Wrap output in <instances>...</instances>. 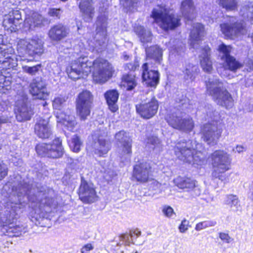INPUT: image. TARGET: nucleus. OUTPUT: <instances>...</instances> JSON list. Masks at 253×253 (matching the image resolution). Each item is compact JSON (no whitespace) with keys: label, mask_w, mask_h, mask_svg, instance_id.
<instances>
[{"label":"nucleus","mask_w":253,"mask_h":253,"mask_svg":"<svg viewBox=\"0 0 253 253\" xmlns=\"http://www.w3.org/2000/svg\"><path fill=\"white\" fill-rule=\"evenodd\" d=\"M12 192L13 195H17L18 200L8 204L5 210L0 211V221L3 223L2 230L5 235L9 237H18L26 232L23 226L14 225L20 211V205L24 203L25 198L30 203V206L34 212L32 215V221L37 225L45 226V221L50 219V214L56 211L58 202L52 197L53 191L50 189L47 193L42 191H37V189L23 180L20 181L17 185L12 186Z\"/></svg>","instance_id":"obj_1"},{"label":"nucleus","mask_w":253,"mask_h":253,"mask_svg":"<svg viewBox=\"0 0 253 253\" xmlns=\"http://www.w3.org/2000/svg\"><path fill=\"white\" fill-rule=\"evenodd\" d=\"M91 68L93 80L99 84L105 83L114 72L113 66L107 60L99 58L92 61L85 56H81L73 61L70 67L67 69V72L69 78L76 80L87 77Z\"/></svg>","instance_id":"obj_2"},{"label":"nucleus","mask_w":253,"mask_h":253,"mask_svg":"<svg viewBox=\"0 0 253 253\" xmlns=\"http://www.w3.org/2000/svg\"><path fill=\"white\" fill-rule=\"evenodd\" d=\"M103 1V0H101ZM103 8L105 11H103L101 8H99V11L101 13L103 12V14L101 13L97 18L96 23V34L92 38H88L90 36V33H86L85 35V38L87 40L86 42L88 44L89 50L96 51L97 52H101L103 51L107 45V14L106 10L108 6L109 3L106 1L102 3Z\"/></svg>","instance_id":"obj_3"},{"label":"nucleus","mask_w":253,"mask_h":253,"mask_svg":"<svg viewBox=\"0 0 253 253\" xmlns=\"http://www.w3.org/2000/svg\"><path fill=\"white\" fill-rule=\"evenodd\" d=\"M202 144L190 140L178 142L174 148L175 154L179 160L197 166L201 165L205 162Z\"/></svg>","instance_id":"obj_4"},{"label":"nucleus","mask_w":253,"mask_h":253,"mask_svg":"<svg viewBox=\"0 0 253 253\" xmlns=\"http://www.w3.org/2000/svg\"><path fill=\"white\" fill-rule=\"evenodd\" d=\"M14 50L11 44L4 40V36L0 35V63L2 64V70L0 73V93H6L10 88L11 82L9 78L3 74L4 68L10 69L17 65L16 61L12 57Z\"/></svg>","instance_id":"obj_5"},{"label":"nucleus","mask_w":253,"mask_h":253,"mask_svg":"<svg viewBox=\"0 0 253 253\" xmlns=\"http://www.w3.org/2000/svg\"><path fill=\"white\" fill-rule=\"evenodd\" d=\"M205 110V119L211 120L213 123H207L203 126L201 129L202 138L208 144L214 145L217 143L222 132L221 128L217 125L219 114L211 105L206 106Z\"/></svg>","instance_id":"obj_6"},{"label":"nucleus","mask_w":253,"mask_h":253,"mask_svg":"<svg viewBox=\"0 0 253 253\" xmlns=\"http://www.w3.org/2000/svg\"><path fill=\"white\" fill-rule=\"evenodd\" d=\"M207 92L219 105L230 108L233 106V99L228 91L223 88V83L217 76L210 75L206 80Z\"/></svg>","instance_id":"obj_7"},{"label":"nucleus","mask_w":253,"mask_h":253,"mask_svg":"<svg viewBox=\"0 0 253 253\" xmlns=\"http://www.w3.org/2000/svg\"><path fill=\"white\" fill-rule=\"evenodd\" d=\"M17 51L19 58L15 60L16 62L19 60L29 62L43 53V42L38 38L20 39L17 43Z\"/></svg>","instance_id":"obj_8"},{"label":"nucleus","mask_w":253,"mask_h":253,"mask_svg":"<svg viewBox=\"0 0 253 253\" xmlns=\"http://www.w3.org/2000/svg\"><path fill=\"white\" fill-rule=\"evenodd\" d=\"M154 23L164 31L173 30L180 25L179 17L165 5H158L152 12Z\"/></svg>","instance_id":"obj_9"},{"label":"nucleus","mask_w":253,"mask_h":253,"mask_svg":"<svg viewBox=\"0 0 253 253\" xmlns=\"http://www.w3.org/2000/svg\"><path fill=\"white\" fill-rule=\"evenodd\" d=\"M209 158L213 169L212 178L218 179L222 181L225 180V172L230 169L232 160L230 155L223 150H218L211 153Z\"/></svg>","instance_id":"obj_10"},{"label":"nucleus","mask_w":253,"mask_h":253,"mask_svg":"<svg viewBox=\"0 0 253 253\" xmlns=\"http://www.w3.org/2000/svg\"><path fill=\"white\" fill-rule=\"evenodd\" d=\"M222 33L227 38L233 39L241 35H246L253 41V32L251 28H247L243 21H239L235 17H228L227 19L220 25Z\"/></svg>","instance_id":"obj_11"},{"label":"nucleus","mask_w":253,"mask_h":253,"mask_svg":"<svg viewBox=\"0 0 253 253\" xmlns=\"http://www.w3.org/2000/svg\"><path fill=\"white\" fill-rule=\"evenodd\" d=\"M67 98L63 96H58L55 97L52 102V106L55 110L54 115L57 119L58 124L63 125L65 128L71 131H73L77 122L74 116L67 114L63 111Z\"/></svg>","instance_id":"obj_12"},{"label":"nucleus","mask_w":253,"mask_h":253,"mask_svg":"<svg viewBox=\"0 0 253 253\" xmlns=\"http://www.w3.org/2000/svg\"><path fill=\"white\" fill-rule=\"evenodd\" d=\"M183 112L174 108L167 114L165 119L168 124L173 128L190 131L193 128L194 122L190 117L183 118Z\"/></svg>","instance_id":"obj_13"},{"label":"nucleus","mask_w":253,"mask_h":253,"mask_svg":"<svg viewBox=\"0 0 253 253\" xmlns=\"http://www.w3.org/2000/svg\"><path fill=\"white\" fill-rule=\"evenodd\" d=\"M15 97V110L17 120L20 122L30 120L34 114V112L29 105L27 95L21 91Z\"/></svg>","instance_id":"obj_14"},{"label":"nucleus","mask_w":253,"mask_h":253,"mask_svg":"<svg viewBox=\"0 0 253 253\" xmlns=\"http://www.w3.org/2000/svg\"><path fill=\"white\" fill-rule=\"evenodd\" d=\"M36 150L39 155L51 158H60L64 153L62 141L59 138L55 139L50 144L42 143L37 145Z\"/></svg>","instance_id":"obj_15"},{"label":"nucleus","mask_w":253,"mask_h":253,"mask_svg":"<svg viewBox=\"0 0 253 253\" xmlns=\"http://www.w3.org/2000/svg\"><path fill=\"white\" fill-rule=\"evenodd\" d=\"M92 100V96L88 91H83L79 94L76 100V107L77 113L81 120H85L90 115Z\"/></svg>","instance_id":"obj_16"},{"label":"nucleus","mask_w":253,"mask_h":253,"mask_svg":"<svg viewBox=\"0 0 253 253\" xmlns=\"http://www.w3.org/2000/svg\"><path fill=\"white\" fill-rule=\"evenodd\" d=\"M158 107V101L154 96L144 100L135 105L136 112L141 118L145 119L153 117L156 114Z\"/></svg>","instance_id":"obj_17"},{"label":"nucleus","mask_w":253,"mask_h":253,"mask_svg":"<svg viewBox=\"0 0 253 253\" xmlns=\"http://www.w3.org/2000/svg\"><path fill=\"white\" fill-rule=\"evenodd\" d=\"M116 140L120 143L118 152L122 161H128L132 153V141L128 134L124 130L117 133L115 135Z\"/></svg>","instance_id":"obj_18"},{"label":"nucleus","mask_w":253,"mask_h":253,"mask_svg":"<svg viewBox=\"0 0 253 253\" xmlns=\"http://www.w3.org/2000/svg\"><path fill=\"white\" fill-rule=\"evenodd\" d=\"M153 171L150 163L142 162L133 167V177L141 183H145L152 179Z\"/></svg>","instance_id":"obj_19"},{"label":"nucleus","mask_w":253,"mask_h":253,"mask_svg":"<svg viewBox=\"0 0 253 253\" xmlns=\"http://www.w3.org/2000/svg\"><path fill=\"white\" fill-rule=\"evenodd\" d=\"M157 66L145 63L142 66V77L146 84L151 87L156 86L159 82L160 74L154 69Z\"/></svg>","instance_id":"obj_20"},{"label":"nucleus","mask_w":253,"mask_h":253,"mask_svg":"<svg viewBox=\"0 0 253 253\" xmlns=\"http://www.w3.org/2000/svg\"><path fill=\"white\" fill-rule=\"evenodd\" d=\"M79 195L81 200L85 203H93L97 199L96 193L93 185L87 183L83 177L81 179Z\"/></svg>","instance_id":"obj_21"},{"label":"nucleus","mask_w":253,"mask_h":253,"mask_svg":"<svg viewBox=\"0 0 253 253\" xmlns=\"http://www.w3.org/2000/svg\"><path fill=\"white\" fill-rule=\"evenodd\" d=\"M105 135V132L103 133V135H101L98 131L95 132L92 135L94 140L92 148L94 153L99 157H104L111 148L109 142L104 138Z\"/></svg>","instance_id":"obj_22"},{"label":"nucleus","mask_w":253,"mask_h":253,"mask_svg":"<svg viewBox=\"0 0 253 253\" xmlns=\"http://www.w3.org/2000/svg\"><path fill=\"white\" fill-rule=\"evenodd\" d=\"M30 92L36 98L45 100L48 96L46 84L42 78L34 79L30 84Z\"/></svg>","instance_id":"obj_23"},{"label":"nucleus","mask_w":253,"mask_h":253,"mask_svg":"<svg viewBox=\"0 0 253 253\" xmlns=\"http://www.w3.org/2000/svg\"><path fill=\"white\" fill-rule=\"evenodd\" d=\"M22 21L21 15L18 10H12L4 17L2 25L5 30L15 32Z\"/></svg>","instance_id":"obj_24"},{"label":"nucleus","mask_w":253,"mask_h":253,"mask_svg":"<svg viewBox=\"0 0 253 253\" xmlns=\"http://www.w3.org/2000/svg\"><path fill=\"white\" fill-rule=\"evenodd\" d=\"M222 61L224 69L221 75L229 79L233 77V76L229 73L230 72L235 73L243 67V64L233 56H231Z\"/></svg>","instance_id":"obj_25"},{"label":"nucleus","mask_w":253,"mask_h":253,"mask_svg":"<svg viewBox=\"0 0 253 253\" xmlns=\"http://www.w3.org/2000/svg\"><path fill=\"white\" fill-rule=\"evenodd\" d=\"M205 35L204 26L199 23H194L190 34L189 43L190 46L198 49Z\"/></svg>","instance_id":"obj_26"},{"label":"nucleus","mask_w":253,"mask_h":253,"mask_svg":"<svg viewBox=\"0 0 253 253\" xmlns=\"http://www.w3.org/2000/svg\"><path fill=\"white\" fill-rule=\"evenodd\" d=\"M43 21L42 16L37 12L26 15L24 23L25 31L35 30L36 28L41 27L43 24Z\"/></svg>","instance_id":"obj_27"},{"label":"nucleus","mask_w":253,"mask_h":253,"mask_svg":"<svg viewBox=\"0 0 253 253\" xmlns=\"http://www.w3.org/2000/svg\"><path fill=\"white\" fill-rule=\"evenodd\" d=\"M69 31V29L66 26L58 24L51 28L48 32V36L52 40L59 41L66 38Z\"/></svg>","instance_id":"obj_28"},{"label":"nucleus","mask_w":253,"mask_h":253,"mask_svg":"<svg viewBox=\"0 0 253 253\" xmlns=\"http://www.w3.org/2000/svg\"><path fill=\"white\" fill-rule=\"evenodd\" d=\"M199 55L200 64L203 70L207 73L212 70V63L210 58L211 49L208 46H205L201 49Z\"/></svg>","instance_id":"obj_29"},{"label":"nucleus","mask_w":253,"mask_h":253,"mask_svg":"<svg viewBox=\"0 0 253 253\" xmlns=\"http://www.w3.org/2000/svg\"><path fill=\"white\" fill-rule=\"evenodd\" d=\"M36 134L42 139L49 138L52 134L51 128L47 120L41 119L35 126Z\"/></svg>","instance_id":"obj_30"},{"label":"nucleus","mask_w":253,"mask_h":253,"mask_svg":"<svg viewBox=\"0 0 253 253\" xmlns=\"http://www.w3.org/2000/svg\"><path fill=\"white\" fill-rule=\"evenodd\" d=\"M181 70L183 74V79L187 83H189L194 81L199 69L197 66L185 62Z\"/></svg>","instance_id":"obj_31"},{"label":"nucleus","mask_w":253,"mask_h":253,"mask_svg":"<svg viewBox=\"0 0 253 253\" xmlns=\"http://www.w3.org/2000/svg\"><path fill=\"white\" fill-rule=\"evenodd\" d=\"M79 7L83 13L84 20L86 22L91 21L94 15V8L92 7V0H82L80 2Z\"/></svg>","instance_id":"obj_32"},{"label":"nucleus","mask_w":253,"mask_h":253,"mask_svg":"<svg viewBox=\"0 0 253 253\" xmlns=\"http://www.w3.org/2000/svg\"><path fill=\"white\" fill-rule=\"evenodd\" d=\"M147 57L153 59L155 62L154 65L161 64L162 60V50L158 45H153L150 47H145Z\"/></svg>","instance_id":"obj_33"},{"label":"nucleus","mask_w":253,"mask_h":253,"mask_svg":"<svg viewBox=\"0 0 253 253\" xmlns=\"http://www.w3.org/2000/svg\"><path fill=\"white\" fill-rule=\"evenodd\" d=\"M195 7L192 0H184L182 1L180 11L185 19L191 20L194 17Z\"/></svg>","instance_id":"obj_34"},{"label":"nucleus","mask_w":253,"mask_h":253,"mask_svg":"<svg viewBox=\"0 0 253 253\" xmlns=\"http://www.w3.org/2000/svg\"><path fill=\"white\" fill-rule=\"evenodd\" d=\"M104 95L110 110L113 112H116L118 109L116 105L119 95L118 91L114 89L110 90L107 91Z\"/></svg>","instance_id":"obj_35"},{"label":"nucleus","mask_w":253,"mask_h":253,"mask_svg":"<svg viewBox=\"0 0 253 253\" xmlns=\"http://www.w3.org/2000/svg\"><path fill=\"white\" fill-rule=\"evenodd\" d=\"M134 31L144 45L151 42L153 36L149 30H146L141 26H137L134 27Z\"/></svg>","instance_id":"obj_36"},{"label":"nucleus","mask_w":253,"mask_h":253,"mask_svg":"<svg viewBox=\"0 0 253 253\" xmlns=\"http://www.w3.org/2000/svg\"><path fill=\"white\" fill-rule=\"evenodd\" d=\"M173 182L178 188L185 189L187 191L196 187L195 181L189 178L179 176L174 179Z\"/></svg>","instance_id":"obj_37"},{"label":"nucleus","mask_w":253,"mask_h":253,"mask_svg":"<svg viewBox=\"0 0 253 253\" xmlns=\"http://www.w3.org/2000/svg\"><path fill=\"white\" fill-rule=\"evenodd\" d=\"M141 235V231L136 229L133 231H131L129 234H124L119 237L120 242L117 243L118 246H120L122 244L129 245L130 243L133 244H135V241H133V238L134 236H140Z\"/></svg>","instance_id":"obj_38"},{"label":"nucleus","mask_w":253,"mask_h":253,"mask_svg":"<svg viewBox=\"0 0 253 253\" xmlns=\"http://www.w3.org/2000/svg\"><path fill=\"white\" fill-rule=\"evenodd\" d=\"M240 15L245 19L253 23V2H245L242 6Z\"/></svg>","instance_id":"obj_39"},{"label":"nucleus","mask_w":253,"mask_h":253,"mask_svg":"<svg viewBox=\"0 0 253 253\" xmlns=\"http://www.w3.org/2000/svg\"><path fill=\"white\" fill-rule=\"evenodd\" d=\"M122 85L127 90L133 89L137 85L135 75L131 73L124 75L122 78Z\"/></svg>","instance_id":"obj_40"},{"label":"nucleus","mask_w":253,"mask_h":253,"mask_svg":"<svg viewBox=\"0 0 253 253\" xmlns=\"http://www.w3.org/2000/svg\"><path fill=\"white\" fill-rule=\"evenodd\" d=\"M146 146L157 152L162 150V145L159 139L156 136H152L148 137L146 140Z\"/></svg>","instance_id":"obj_41"},{"label":"nucleus","mask_w":253,"mask_h":253,"mask_svg":"<svg viewBox=\"0 0 253 253\" xmlns=\"http://www.w3.org/2000/svg\"><path fill=\"white\" fill-rule=\"evenodd\" d=\"M68 144L72 151L78 153L80 151L83 143L78 135H74L71 140L68 141Z\"/></svg>","instance_id":"obj_42"},{"label":"nucleus","mask_w":253,"mask_h":253,"mask_svg":"<svg viewBox=\"0 0 253 253\" xmlns=\"http://www.w3.org/2000/svg\"><path fill=\"white\" fill-rule=\"evenodd\" d=\"M232 49L231 46L226 45L223 43H222L218 46V49L221 61L231 56L230 53Z\"/></svg>","instance_id":"obj_43"},{"label":"nucleus","mask_w":253,"mask_h":253,"mask_svg":"<svg viewBox=\"0 0 253 253\" xmlns=\"http://www.w3.org/2000/svg\"><path fill=\"white\" fill-rule=\"evenodd\" d=\"M137 0H120V4L126 12L133 11L137 6Z\"/></svg>","instance_id":"obj_44"},{"label":"nucleus","mask_w":253,"mask_h":253,"mask_svg":"<svg viewBox=\"0 0 253 253\" xmlns=\"http://www.w3.org/2000/svg\"><path fill=\"white\" fill-rule=\"evenodd\" d=\"M224 202L225 204L229 205L234 210H237L239 206V200L236 195L226 196Z\"/></svg>","instance_id":"obj_45"},{"label":"nucleus","mask_w":253,"mask_h":253,"mask_svg":"<svg viewBox=\"0 0 253 253\" xmlns=\"http://www.w3.org/2000/svg\"><path fill=\"white\" fill-rule=\"evenodd\" d=\"M219 4L227 10H234L237 8V0H218Z\"/></svg>","instance_id":"obj_46"},{"label":"nucleus","mask_w":253,"mask_h":253,"mask_svg":"<svg viewBox=\"0 0 253 253\" xmlns=\"http://www.w3.org/2000/svg\"><path fill=\"white\" fill-rule=\"evenodd\" d=\"M216 224V222L213 220H206L197 223L195 226L196 231H201L208 227H212Z\"/></svg>","instance_id":"obj_47"},{"label":"nucleus","mask_w":253,"mask_h":253,"mask_svg":"<svg viewBox=\"0 0 253 253\" xmlns=\"http://www.w3.org/2000/svg\"><path fill=\"white\" fill-rule=\"evenodd\" d=\"M41 68V64H38L36 66L30 67L26 65L23 66L22 69L24 71V72H26V73L31 75H35L37 73L39 72L40 69Z\"/></svg>","instance_id":"obj_48"},{"label":"nucleus","mask_w":253,"mask_h":253,"mask_svg":"<svg viewBox=\"0 0 253 253\" xmlns=\"http://www.w3.org/2000/svg\"><path fill=\"white\" fill-rule=\"evenodd\" d=\"M162 212L166 217L168 218H172L175 214L173 209L169 206H165L162 209Z\"/></svg>","instance_id":"obj_49"},{"label":"nucleus","mask_w":253,"mask_h":253,"mask_svg":"<svg viewBox=\"0 0 253 253\" xmlns=\"http://www.w3.org/2000/svg\"><path fill=\"white\" fill-rule=\"evenodd\" d=\"M189 226V221L185 219H183L178 227L179 232L182 233H185Z\"/></svg>","instance_id":"obj_50"},{"label":"nucleus","mask_w":253,"mask_h":253,"mask_svg":"<svg viewBox=\"0 0 253 253\" xmlns=\"http://www.w3.org/2000/svg\"><path fill=\"white\" fill-rule=\"evenodd\" d=\"M7 174V167L2 161L0 162V180Z\"/></svg>","instance_id":"obj_51"},{"label":"nucleus","mask_w":253,"mask_h":253,"mask_svg":"<svg viewBox=\"0 0 253 253\" xmlns=\"http://www.w3.org/2000/svg\"><path fill=\"white\" fill-rule=\"evenodd\" d=\"M139 67L138 62L135 60L133 63H127L125 66L126 70L135 71Z\"/></svg>","instance_id":"obj_52"},{"label":"nucleus","mask_w":253,"mask_h":253,"mask_svg":"<svg viewBox=\"0 0 253 253\" xmlns=\"http://www.w3.org/2000/svg\"><path fill=\"white\" fill-rule=\"evenodd\" d=\"M70 167L73 169H75L76 171L80 169L81 167V163L78 160H73L72 159H70Z\"/></svg>","instance_id":"obj_53"},{"label":"nucleus","mask_w":253,"mask_h":253,"mask_svg":"<svg viewBox=\"0 0 253 253\" xmlns=\"http://www.w3.org/2000/svg\"><path fill=\"white\" fill-rule=\"evenodd\" d=\"M219 238L226 243L229 244L231 242L233 239L228 234L224 232L219 233Z\"/></svg>","instance_id":"obj_54"},{"label":"nucleus","mask_w":253,"mask_h":253,"mask_svg":"<svg viewBox=\"0 0 253 253\" xmlns=\"http://www.w3.org/2000/svg\"><path fill=\"white\" fill-rule=\"evenodd\" d=\"M245 64L246 67V69L248 72H251L253 70V58L247 59L245 61Z\"/></svg>","instance_id":"obj_55"},{"label":"nucleus","mask_w":253,"mask_h":253,"mask_svg":"<svg viewBox=\"0 0 253 253\" xmlns=\"http://www.w3.org/2000/svg\"><path fill=\"white\" fill-rule=\"evenodd\" d=\"M60 11L61 10L60 9L51 8L48 11V14L51 16L59 18Z\"/></svg>","instance_id":"obj_56"},{"label":"nucleus","mask_w":253,"mask_h":253,"mask_svg":"<svg viewBox=\"0 0 253 253\" xmlns=\"http://www.w3.org/2000/svg\"><path fill=\"white\" fill-rule=\"evenodd\" d=\"M149 181H151L150 187L154 190H157L160 188L161 184L156 180L151 179Z\"/></svg>","instance_id":"obj_57"},{"label":"nucleus","mask_w":253,"mask_h":253,"mask_svg":"<svg viewBox=\"0 0 253 253\" xmlns=\"http://www.w3.org/2000/svg\"><path fill=\"white\" fill-rule=\"evenodd\" d=\"M185 47L184 45L181 43L180 45L178 47H175L174 52H176L177 54L182 55V53H184L185 51Z\"/></svg>","instance_id":"obj_58"},{"label":"nucleus","mask_w":253,"mask_h":253,"mask_svg":"<svg viewBox=\"0 0 253 253\" xmlns=\"http://www.w3.org/2000/svg\"><path fill=\"white\" fill-rule=\"evenodd\" d=\"M233 151L235 153H241L246 150V148L243 145H238L235 148H233Z\"/></svg>","instance_id":"obj_59"},{"label":"nucleus","mask_w":253,"mask_h":253,"mask_svg":"<svg viewBox=\"0 0 253 253\" xmlns=\"http://www.w3.org/2000/svg\"><path fill=\"white\" fill-rule=\"evenodd\" d=\"M245 85L247 87L253 85V77L250 76L249 78L245 79Z\"/></svg>","instance_id":"obj_60"},{"label":"nucleus","mask_w":253,"mask_h":253,"mask_svg":"<svg viewBox=\"0 0 253 253\" xmlns=\"http://www.w3.org/2000/svg\"><path fill=\"white\" fill-rule=\"evenodd\" d=\"M244 110L246 112H253V103H247L244 106Z\"/></svg>","instance_id":"obj_61"},{"label":"nucleus","mask_w":253,"mask_h":253,"mask_svg":"<svg viewBox=\"0 0 253 253\" xmlns=\"http://www.w3.org/2000/svg\"><path fill=\"white\" fill-rule=\"evenodd\" d=\"M249 162L253 165V153L249 157Z\"/></svg>","instance_id":"obj_62"},{"label":"nucleus","mask_w":253,"mask_h":253,"mask_svg":"<svg viewBox=\"0 0 253 253\" xmlns=\"http://www.w3.org/2000/svg\"><path fill=\"white\" fill-rule=\"evenodd\" d=\"M128 56L127 55L125 52L123 53V58L125 60H127L128 59Z\"/></svg>","instance_id":"obj_63"},{"label":"nucleus","mask_w":253,"mask_h":253,"mask_svg":"<svg viewBox=\"0 0 253 253\" xmlns=\"http://www.w3.org/2000/svg\"><path fill=\"white\" fill-rule=\"evenodd\" d=\"M139 237V236H134V237L133 238V241H135V244H136V245H140V243H137V242H136V238H138Z\"/></svg>","instance_id":"obj_64"}]
</instances>
